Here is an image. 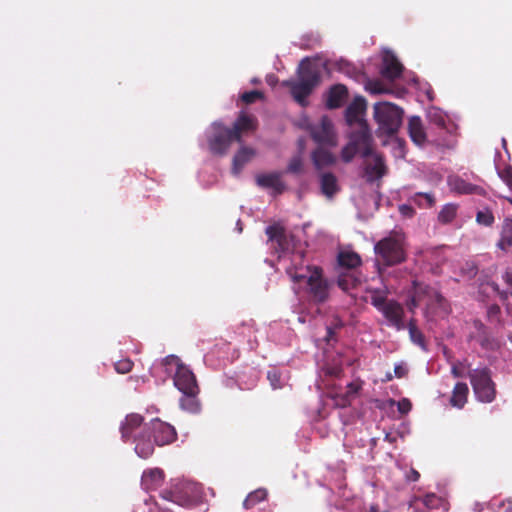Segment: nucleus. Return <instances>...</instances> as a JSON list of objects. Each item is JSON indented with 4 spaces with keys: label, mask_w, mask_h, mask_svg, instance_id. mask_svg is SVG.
<instances>
[{
    "label": "nucleus",
    "mask_w": 512,
    "mask_h": 512,
    "mask_svg": "<svg viewBox=\"0 0 512 512\" xmlns=\"http://www.w3.org/2000/svg\"><path fill=\"white\" fill-rule=\"evenodd\" d=\"M271 247L278 255V269H283L293 282L296 293L305 292L313 301L323 302L328 297V283L322 270L304 259L305 245L295 240L277 223L266 228Z\"/></svg>",
    "instance_id": "nucleus-1"
},
{
    "label": "nucleus",
    "mask_w": 512,
    "mask_h": 512,
    "mask_svg": "<svg viewBox=\"0 0 512 512\" xmlns=\"http://www.w3.org/2000/svg\"><path fill=\"white\" fill-rule=\"evenodd\" d=\"M255 129V119L241 114L232 128L224 126L220 121L213 122L204 132L200 146L211 154L223 156L233 141H242V135Z\"/></svg>",
    "instance_id": "nucleus-2"
},
{
    "label": "nucleus",
    "mask_w": 512,
    "mask_h": 512,
    "mask_svg": "<svg viewBox=\"0 0 512 512\" xmlns=\"http://www.w3.org/2000/svg\"><path fill=\"white\" fill-rule=\"evenodd\" d=\"M149 371L157 381L164 382L167 377H172L175 388L181 393L198 390L194 373L177 356L169 355L154 362Z\"/></svg>",
    "instance_id": "nucleus-3"
},
{
    "label": "nucleus",
    "mask_w": 512,
    "mask_h": 512,
    "mask_svg": "<svg viewBox=\"0 0 512 512\" xmlns=\"http://www.w3.org/2000/svg\"><path fill=\"white\" fill-rule=\"evenodd\" d=\"M139 414H129L121 422V438L126 443L134 444L135 453L143 459L150 457L154 451L153 441L150 436L149 424L143 422Z\"/></svg>",
    "instance_id": "nucleus-4"
},
{
    "label": "nucleus",
    "mask_w": 512,
    "mask_h": 512,
    "mask_svg": "<svg viewBox=\"0 0 512 512\" xmlns=\"http://www.w3.org/2000/svg\"><path fill=\"white\" fill-rule=\"evenodd\" d=\"M159 495L163 501L182 508H190L201 502L206 496L199 483L186 479L172 480L169 487L160 491Z\"/></svg>",
    "instance_id": "nucleus-5"
},
{
    "label": "nucleus",
    "mask_w": 512,
    "mask_h": 512,
    "mask_svg": "<svg viewBox=\"0 0 512 512\" xmlns=\"http://www.w3.org/2000/svg\"><path fill=\"white\" fill-rule=\"evenodd\" d=\"M422 305L425 306L424 314L429 321L444 317L448 313L447 304L436 289L428 285L415 284L407 306L413 312L415 308Z\"/></svg>",
    "instance_id": "nucleus-6"
},
{
    "label": "nucleus",
    "mask_w": 512,
    "mask_h": 512,
    "mask_svg": "<svg viewBox=\"0 0 512 512\" xmlns=\"http://www.w3.org/2000/svg\"><path fill=\"white\" fill-rule=\"evenodd\" d=\"M320 75L315 64L304 59L299 64L297 78L284 81L283 86L290 88L293 99L301 106L308 104L307 98L319 83Z\"/></svg>",
    "instance_id": "nucleus-7"
},
{
    "label": "nucleus",
    "mask_w": 512,
    "mask_h": 512,
    "mask_svg": "<svg viewBox=\"0 0 512 512\" xmlns=\"http://www.w3.org/2000/svg\"><path fill=\"white\" fill-rule=\"evenodd\" d=\"M371 304L382 313L387 320V325L397 330H404L406 324L404 322V309L401 304L394 300H387L388 289L383 288L369 289Z\"/></svg>",
    "instance_id": "nucleus-8"
},
{
    "label": "nucleus",
    "mask_w": 512,
    "mask_h": 512,
    "mask_svg": "<svg viewBox=\"0 0 512 512\" xmlns=\"http://www.w3.org/2000/svg\"><path fill=\"white\" fill-rule=\"evenodd\" d=\"M426 117L431 125L439 129L440 137L435 140L437 146L443 148L454 147L455 135L458 129L457 124L436 106H430L427 109Z\"/></svg>",
    "instance_id": "nucleus-9"
},
{
    "label": "nucleus",
    "mask_w": 512,
    "mask_h": 512,
    "mask_svg": "<svg viewBox=\"0 0 512 512\" xmlns=\"http://www.w3.org/2000/svg\"><path fill=\"white\" fill-rule=\"evenodd\" d=\"M403 110L390 102H379L374 105V118L378 124V132L393 136L402 123Z\"/></svg>",
    "instance_id": "nucleus-10"
},
{
    "label": "nucleus",
    "mask_w": 512,
    "mask_h": 512,
    "mask_svg": "<svg viewBox=\"0 0 512 512\" xmlns=\"http://www.w3.org/2000/svg\"><path fill=\"white\" fill-rule=\"evenodd\" d=\"M403 236L394 233L375 244L376 255L386 265H394L404 260Z\"/></svg>",
    "instance_id": "nucleus-11"
},
{
    "label": "nucleus",
    "mask_w": 512,
    "mask_h": 512,
    "mask_svg": "<svg viewBox=\"0 0 512 512\" xmlns=\"http://www.w3.org/2000/svg\"><path fill=\"white\" fill-rule=\"evenodd\" d=\"M470 382L477 400L483 403H491L495 399V384L491 379V371L488 368L473 369L470 372Z\"/></svg>",
    "instance_id": "nucleus-12"
},
{
    "label": "nucleus",
    "mask_w": 512,
    "mask_h": 512,
    "mask_svg": "<svg viewBox=\"0 0 512 512\" xmlns=\"http://www.w3.org/2000/svg\"><path fill=\"white\" fill-rule=\"evenodd\" d=\"M371 146V135L368 128L361 127L360 130L353 131L350 134V140L341 151V158L344 162H350L355 155L361 154L362 157L367 155Z\"/></svg>",
    "instance_id": "nucleus-13"
},
{
    "label": "nucleus",
    "mask_w": 512,
    "mask_h": 512,
    "mask_svg": "<svg viewBox=\"0 0 512 512\" xmlns=\"http://www.w3.org/2000/svg\"><path fill=\"white\" fill-rule=\"evenodd\" d=\"M305 128L310 132L312 139L320 146L334 147L337 145V135L332 121L323 116L319 122L310 124L305 120Z\"/></svg>",
    "instance_id": "nucleus-14"
},
{
    "label": "nucleus",
    "mask_w": 512,
    "mask_h": 512,
    "mask_svg": "<svg viewBox=\"0 0 512 512\" xmlns=\"http://www.w3.org/2000/svg\"><path fill=\"white\" fill-rule=\"evenodd\" d=\"M150 434H153L154 442L159 446L170 444L176 438L175 428L169 423L155 418L149 423Z\"/></svg>",
    "instance_id": "nucleus-15"
},
{
    "label": "nucleus",
    "mask_w": 512,
    "mask_h": 512,
    "mask_svg": "<svg viewBox=\"0 0 512 512\" xmlns=\"http://www.w3.org/2000/svg\"><path fill=\"white\" fill-rule=\"evenodd\" d=\"M364 158L365 175L368 181L380 179L386 172V167L382 157L377 154L370 146L369 152Z\"/></svg>",
    "instance_id": "nucleus-16"
},
{
    "label": "nucleus",
    "mask_w": 512,
    "mask_h": 512,
    "mask_svg": "<svg viewBox=\"0 0 512 512\" xmlns=\"http://www.w3.org/2000/svg\"><path fill=\"white\" fill-rule=\"evenodd\" d=\"M366 109V101L363 97L357 96L354 98L352 103L348 105L345 111V119L349 126L357 125L360 130L361 127L368 128L367 123L363 119V115Z\"/></svg>",
    "instance_id": "nucleus-17"
},
{
    "label": "nucleus",
    "mask_w": 512,
    "mask_h": 512,
    "mask_svg": "<svg viewBox=\"0 0 512 512\" xmlns=\"http://www.w3.org/2000/svg\"><path fill=\"white\" fill-rule=\"evenodd\" d=\"M164 472L160 468L144 470L141 477V486L147 493L157 491L164 482Z\"/></svg>",
    "instance_id": "nucleus-18"
},
{
    "label": "nucleus",
    "mask_w": 512,
    "mask_h": 512,
    "mask_svg": "<svg viewBox=\"0 0 512 512\" xmlns=\"http://www.w3.org/2000/svg\"><path fill=\"white\" fill-rule=\"evenodd\" d=\"M258 186L269 189L273 194H280L284 191L285 185L281 180V173L271 172L256 176Z\"/></svg>",
    "instance_id": "nucleus-19"
},
{
    "label": "nucleus",
    "mask_w": 512,
    "mask_h": 512,
    "mask_svg": "<svg viewBox=\"0 0 512 512\" xmlns=\"http://www.w3.org/2000/svg\"><path fill=\"white\" fill-rule=\"evenodd\" d=\"M402 65L399 63L395 55L386 51L383 55V64L381 67V74L384 78L394 80L400 76L402 72Z\"/></svg>",
    "instance_id": "nucleus-20"
},
{
    "label": "nucleus",
    "mask_w": 512,
    "mask_h": 512,
    "mask_svg": "<svg viewBox=\"0 0 512 512\" xmlns=\"http://www.w3.org/2000/svg\"><path fill=\"white\" fill-rule=\"evenodd\" d=\"M474 327L477 330V334L472 335V339H474L482 348L486 350H496L501 346V342L492 337L485 329L484 325L479 322H474Z\"/></svg>",
    "instance_id": "nucleus-21"
},
{
    "label": "nucleus",
    "mask_w": 512,
    "mask_h": 512,
    "mask_svg": "<svg viewBox=\"0 0 512 512\" xmlns=\"http://www.w3.org/2000/svg\"><path fill=\"white\" fill-rule=\"evenodd\" d=\"M256 151L253 148L242 146L233 157L231 172L234 176H239L247 163L255 156Z\"/></svg>",
    "instance_id": "nucleus-22"
},
{
    "label": "nucleus",
    "mask_w": 512,
    "mask_h": 512,
    "mask_svg": "<svg viewBox=\"0 0 512 512\" xmlns=\"http://www.w3.org/2000/svg\"><path fill=\"white\" fill-rule=\"evenodd\" d=\"M408 131L411 140L419 147H423L427 142V136L422 124V120L418 116H412L408 121Z\"/></svg>",
    "instance_id": "nucleus-23"
},
{
    "label": "nucleus",
    "mask_w": 512,
    "mask_h": 512,
    "mask_svg": "<svg viewBox=\"0 0 512 512\" xmlns=\"http://www.w3.org/2000/svg\"><path fill=\"white\" fill-rule=\"evenodd\" d=\"M347 95L348 91L344 85H334L326 95V106L329 109H336L341 107L346 101Z\"/></svg>",
    "instance_id": "nucleus-24"
},
{
    "label": "nucleus",
    "mask_w": 512,
    "mask_h": 512,
    "mask_svg": "<svg viewBox=\"0 0 512 512\" xmlns=\"http://www.w3.org/2000/svg\"><path fill=\"white\" fill-rule=\"evenodd\" d=\"M199 389L196 391L182 392V396L179 399V406L181 410L190 413L197 414L201 410V404L198 399Z\"/></svg>",
    "instance_id": "nucleus-25"
},
{
    "label": "nucleus",
    "mask_w": 512,
    "mask_h": 512,
    "mask_svg": "<svg viewBox=\"0 0 512 512\" xmlns=\"http://www.w3.org/2000/svg\"><path fill=\"white\" fill-rule=\"evenodd\" d=\"M447 184L451 191L458 194H474L480 191L478 186L468 183L457 175L449 176L447 179Z\"/></svg>",
    "instance_id": "nucleus-26"
},
{
    "label": "nucleus",
    "mask_w": 512,
    "mask_h": 512,
    "mask_svg": "<svg viewBox=\"0 0 512 512\" xmlns=\"http://www.w3.org/2000/svg\"><path fill=\"white\" fill-rule=\"evenodd\" d=\"M361 285L356 270H343L338 272V286L345 292H350Z\"/></svg>",
    "instance_id": "nucleus-27"
},
{
    "label": "nucleus",
    "mask_w": 512,
    "mask_h": 512,
    "mask_svg": "<svg viewBox=\"0 0 512 512\" xmlns=\"http://www.w3.org/2000/svg\"><path fill=\"white\" fill-rule=\"evenodd\" d=\"M312 160L315 167L320 170L334 164L336 158L330 151L326 150L324 146H321L312 153Z\"/></svg>",
    "instance_id": "nucleus-28"
},
{
    "label": "nucleus",
    "mask_w": 512,
    "mask_h": 512,
    "mask_svg": "<svg viewBox=\"0 0 512 512\" xmlns=\"http://www.w3.org/2000/svg\"><path fill=\"white\" fill-rule=\"evenodd\" d=\"M320 187L327 198H332L339 191L338 180L332 173H323L320 176Z\"/></svg>",
    "instance_id": "nucleus-29"
},
{
    "label": "nucleus",
    "mask_w": 512,
    "mask_h": 512,
    "mask_svg": "<svg viewBox=\"0 0 512 512\" xmlns=\"http://www.w3.org/2000/svg\"><path fill=\"white\" fill-rule=\"evenodd\" d=\"M361 260L357 253L352 251H341L338 254L339 271L355 270Z\"/></svg>",
    "instance_id": "nucleus-30"
},
{
    "label": "nucleus",
    "mask_w": 512,
    "mask_h": 512,
    "mask_svg": "<svg viewBox=\"0 0 512 512\" xmlns=\"http://www.w3.org/2000/svg\"><path fill=\"white\" fill-rule=\"evenodd\" d=\"M469 389L466 383L458 382L453 389L451 404L454 407L462 408L466 401Z\"/></svg>",
    "instance_id": "nucleus-31"
},
{
    "label": "nucleus",
    "mask_w": 512,
    "mask_h": 512,
    "mask_svg": "<svg viewBox=\"0 0 512 512\" xmlns=\"http://www.w3.org/2000/svg\"><path fill=\"white\" fill-rule=\"evenodd\" d=\"M497 246L503 251H507L512 247V219L506 218L503 221L501 238L497 243Z\"/></svg>",
    "instance_id": "nucleus-32"
},
{
    "label": "nucleus",
    "mask_w": 512,
    "mask_h": 512,
    "mask_svg": "<svg viewBox=\"0 0 512 512\" xmlns=\"http://www.w3.org/2000/svg\"><path fill=\"white\" fill-rule=\"evenodd\" d=\"M419 504H422L423 506H425L428 509H435V508H439V507L443 506L444 501L442 498H440L436 494L429 493V494L425 495L423 498L415 497L411 502V506H417Z\"/></svg>",
    "instance_id": "nucleus-33"
},
{
    "label": "nucleus",
    "mask_w": 512,
    "mask_h": 512,
    "mask_svg": "<svg viewBox=\"0 0 512 512\" xmlns=\"http://www.w3.org/2000/svg\"><path fill=\"white\" fill-rule=\"evenodd\" d=\"M502 279L504 283L508 286L509 292L506 290H500L497 283L492 282L489 284L491 289L497 293L500 300L506 301L508 299V295L512 296V271L510 269H506L502 274Z\"/></svg>",
    "instance_id": "nucleus-34"
},
{
    "label": "nucleus",
    "mask_w": 512,
    "mask_h": 512,
    "mask_svg": "<svg viewBox=\"0 0 512 512\" xmlns=\"http://www.w3.org/2000/svg\"><path fill=\"white\" fill-rule=\"evenodd\" d=\"M267 379L269 380L270 385L274 390L284 387L288 380L287 376L276 368L268 371Z\"/></svg>",
    "instance_id": "nucleus-35"
},
{
    "label": "nucleus",
    "mask_w": 512,
    "mask_h": 512,
    "mask_svg": "<svg viewBox=\"0 0 512 512\" xmlns=\"http://www.w3.org/2000/svg\"><path fill=\"white\" fill-rule=\"evenodd\" d=\"M458 206L448 203L442 207L438 214V220L443 224H448L456 217Z\"/></svg>",
    "instance_id": "nucleus-36"
},
{
    "label": "nucleus",
    "mask_w": 512,
    "mask_h": 512,
    "mask_svg": "<svg viewBox=\"0 0 512 512\" xmlns=\"http://www.w3.org/2000/svg\"><path fill=\"white\" fill-rule=\"evenodd\" d=\"M267 497V491L263 488H259L251 492L244 500V507L250 509L257 503L264 501Z\"/></svg>",
    "instance_id": "nucleus-37"
},
{
    "label": "nucleus",
    "mask_w": 512,
    "mask_h": 512,
    "mask_svg": "<svg viewBox=\"0 0 512 512\" xmlns=\"http://www.w3.org/2000/svg\"><path fill=\"white\" fill-rule=\"evenodd\" d=\"M407 327H408L411 341L414 344L418 345L419 347H421L422 349L425 350L426 346H425L424 336H423L422 332L416 326L414 320H410Z\"/></svg>",
    "instance_id": "nucleus-38"
},
{
    "label": "nucleus",
    "mask_w": 512,
    "mask_h": 512,
    "mask_svg": "<svg viewBox=\"0 0 512 512\" xmlns=\"http://www.w3.org/2000/svg\"><path fill=\"white\" fill-rule=\"evenodd\" d=\"M411 201L422 208L432 207L435 203L433 195L429 193H417L411 198Z\"/></svg>",
    "instance_id": "nucleus-39"
},
{
    "label": "nucleus",
    "mask_w": 512,
    "mask_h": 512,
    "mask_svg": "<svg viewBox=\"0 0 512 512\" xmlns=\"http://www.w3.org/2000/svg\"><path fill=\"white\" fill-rule=\"evenodd\" d=\"M495 167L497 170L498 176L502 179V181L508 186V188L512 191V168L510 166L501 168L495 160Z\"/></svg>",
    "instance_id": "nucleus-40"
},
{
    "label": "nucleus",
    "mask_w": 512,
    "mask_h": 512,
    "mask_svg": "<svg viewBox=\"0 0 512 512\" xmlns=\"http://www.w3.org/2000/svg\"><path fill=\"white\" fill-rule=\"evenodd\" d=\"M476 221L480 225L491 226L494 222V216L489 209H483L477 212Z\"/></svg>",
    "instance_id": "nucleus-41"
},
{
    "label": "nucleus",
    "mask_w": 512,
    "mask_h": 512,
    "mask_svg": "<svg viewBox=\"0 0 512 512\" xmlns=\"http://www.w3.org/2000/svg\"><path fill=\"white\" fill-rule=\"evenodd\" d=\"M413 82H414L415 86L417 87V89L419 90V92L422 93L428 101H433V99H434L433 90L429 83L420 82L417 79H414Z\"/></svg>",
    "instance_id": "nucleus-42"
},
{
    "label": "nucleus",
    "mask_w": 512,
    "mask_h": 512,
    "mask_svg": "<svg viewBox=\"0 0 512 512\" xmlns=\"http://www.w3.org/2000/svg\"><path fill=\"white\" fill-rule=\"evenodd\" d=\"M133 363L129 359L119 360L114 364L115 370L120 374H126L131 371Z\"/></svg>",
    "instance_id": "nucleus-43"
},
{
    "label": "nucleus",
    "mask_w": 512,
    "mask_h": 512,
    "mask_svg": "<svg viewBox=\"0 0 512 512\" xmlns=\"http://www.w3.org/2000/svg\"><path fill=\"white\" fill-rule=\"evenodd\" d=\"M366 90L371 94H382L386 93L383 85L378 81H368L365 85Z\"/></svg>",
    "instance_id": "nucleus-44"
},
{
    "label": "nucleus",
    "mask_w": 512,
    "mask_h": 512,
    "mask_svg": "<svg viewBox=\"0 0 512 512\" xmlns=\"http://www.w3.org/2000/svg\"><path fill=\"white\" fill-rule=\"evenodd\" d=\"M287 170L290 173H299L302 170V158L300 155H296L290 160Z\"/></svg>",
    "instance_id": "nucleus-45"
},
{
    "label": "nucleus",
    "mask_w": 512,
    "mask_h": 512,
    "mask_svg": "<svg viewBox=\"0 0 512 512\" xmlns=\"http://www.w3.org/2000/svg\"><path fill=\"white\" fill-rule=\"evenodd\" d=\"M263 97L262 93L260 91H257V90H253V91H249V92H244L242 95H241V99L243 102L245 103H253L255 102L257 99H261Z\"/></svg>",
    "instance_id": "nucleus-46"
},
{
    "label": "nucleus",
    "mask_w": 512,
    "mask_h": 512,
    "mask_svg": "<svg viewBox=\"0 0 512 512\" xmlns=\"http://www.w3.org/2000/svg\"><path fill=\"white\" fill-rule=\"evenodd\" d=\"M392 403L397 405L398 411L401 414L409 413L412 408V404H411L410 400L407 398H402L398 402L393 401Z\"/></svg>",
    "instance_id": "nucleus-47"
},
{
    "label": "nucleus",
    "mask_w": 512,
    "mask_h": 512,
    "mask_svg": "<svg viewBox=\"0 0 512 512\" xmlns=\"http://www.w3.org/2000/svg\"><path fill=\"white\" fill-rule=\"evenodd\" d=\"M399 212L404 217H412L414 215V209L409 204H402L399 206Z\"/></svg>",
    "instance_id": "nucleus-48"
},
{
    "label": "nucleus",
    "mask_w": 512,
    "mask_h": 512,
    "mask_svg": "<svg viewBox=\"0 0 512 512\" xmlns=\"http://www.w3.org/2000/svg\"><path fill=\"white\" fill-rule=\"evenodd\" d=\"M128 381L134 384L135 389H137L140 385L147 382L146 376H138L133 375L128 378Z\"/></svg>",
    "instance_id": "nucleus-49"
},
{
    "label": "nucleus",
    "mask_w": 512,
    "mask_h": 512,
    "mask_svg": "<svg viewBox=\"0 0 512 512\" xmlns=\"http://www.w3.org/2000/svg\"><path fill=\"white\" fill-rule=\"evenodd\" d=\"M407 366L404 363L396 364L394 367V374L396 377L401 378L407 374Z\"/></svg>",
    "instance_id": "nucleus-50"
},
{
    "label": "nucleus",
    "mask_w": 512,
    "mask_h": 512,
    "mask_svg": "<svg viewBox=\"0 0 512 512\" xmlns=\"http://www.w3.org/2000/svg\"><path fill=\"white\" fill-rule=\"evenodd\" d=\"M419 477V472L413 468H411L408 472L405 473V478L407 481H417Z\"/></svg>",
    "instance_id": "nucleus-51"
},
{
    "label": "nucleus",
    "mask_w": 512,
    "mask_h": 512,
    "mask_svg": "<svg viewBox=\"0 0 512 512\" xmlns=\"http://www.w3.org/2000/svg\"><path fill=\"white\" fill-rule=\"evenodd\" d=\"M325 336L323 337V340H325L328 344L333 338L334 330L330 326H325Z\"/></svg>",
    "instance_id": "nucleus-52"
},
{
    "label": "nucleus",
    "mask_w": 512,
    "mask_h": 512,
    "mask_svg": "<svg viewBox=\"0 0 512 512\" xmlns=\"http://www.w3.org/2000/svg\"><path fill=\"white\" fill-rule=\"evenodd\" d=\"M340 373H341V368L339 366H333V367L326 369V374L333 376V377H338L340 375Z\"/></svg>",
    "instance_id": "nucleus-53"
},
{
    "label": "nucleus",
    "mask_w": 512,
    "mask_h": 512,
    "mask_svg": "<svg viewBox=\"0 0 512 512\" xmlns=\"http://www.w3.org/2000/svg\"><path fill=\"white\" fill-rule=\"evenodd\" d=\"M266 82L268 85L274 87L277 84L278 79L274 74H268L266 76Z\"/></svg>",
    "instance_id": "nucleus-54"
},
{
    "label": "nucleus",
    "mask_w": 512,
    "mask_h": 512,
    "mask_svg": "<svg viewBox=\"0 0 512 512\" xmlns=\"http://www.w3.org/2000/svg\"><path fill=\"white\" fill-rule=\"evenodd\" d=\"M499 313H500V308H499V306H497V305H492V306H490V307H489L488 314H489V316H490V317H491V316H496V315H497V314H499Z\"/></svg>",
    "instance_id": "nucleus-55"
},
{
    "label": "nucleus",
    "mask_w": 512,
    "mask_h": 512,
    "mask_svg": "<svg viewBox=\"0 0 512 512\" xmlns=\"http://www.w3.org/2000/svg\"><path fill=\"white\" fill-rule=\"evenodd\" d=\"M452 373L455 377H459L460 374L458 373V370H457V367L456 366H453L452 367Z\"/></svg>",
    "instance_id": "nucleus-56"
},
{
    "label": "nucleus",
    "mask_w": 512,
    "mask_h": 512,
    "mask_svg": "<svg viewBox=\"0 0 512 512\" xmlns=\"http://www.w3.org/2000/svg\"><path fill=\"white\" fill-rule=\"evenodd\" d=\"M236 229L238 230V232H241L242 231V226H241V222L240 220H238L237 224H236Z\"/></svg>",
    "instance_id": "nucleus-57"
},
{
    "label": "nucleus",
    "mask_w": 512,
    "mask_h": 512,
    "mask_svg": "<svg viewBox=\"0 0 512 512\" xmlns=\"http://www.w3.org/2000/svg\"><path fill=\"white\" fill-rule=\"evenodd\" d=\"M251 83H252V84H257V83H259V79H258V78H253V79L251 80Z\"/></svg>",
    "instance_id": "nucleus-58"
},
{
    "label": "nucleus",
    "mask_w": 512,
    "mask_h": 512,
    "mask_svg": "<svg viewBox=\"0 0 512 512\" xmlns=\"http://www.w3.org/2000/svg\"><path fill=\"white\" fill-rule=\"evenodd\" d=\"M470 273L473 274V275L476 274L475 268H472Z\"/></svg>",
    "instance_id": "nucleus-59"
},
{
    "label": "nucleus",
    "mask_w": 512,
    "mask_h": 512,
    "mask_svg": "<svg viewBox=\"0 0 512 512\" xmlns=\"http://www.w3.org/2000/svg\"><path fill=\"white\" fill-rule=\"evenodd\" d=\"M505 199H507V200L512 204V198H510V197H505Z\"/></svg>",
    "instance_id": "nucleus-60"
},
{
    "label": "nucleus",
    "mask_w": 512,
    "mask_h": 512,
    "mask_svg": "<svg viewBox=\"0 0 512 512\" xmlns=\"http://www.w3.org/2000/svg\"><path fill=\"white\" fill-rule=\"evenodd\" d=\"M387 379H388V380H391V379H392V375H391V374H388V375H387Z\"/></svg>",
    "instance_id": "nucleus-61"
},
{
    "label": "nucleus",
    "mask_w": 512,
    "mask_h": 512,
    "mask_svg": "<svg viewBox=\"0 0 512 512\" xmlns=\"http://www.w3.org/2000/svg\"><path fill=\"white\" fill-rule=\"evenodd\" d=\"M502 144H503V146L505 147V145H506V140H505L504 138L502 139Z\"/></svg>",
    "instance_id": "nucleus-62"
},
{
    "label": "nucleus",
    "mask_w": 512,
    "mask_h": 512,
    "mask_svg": "<svg viewBox=\"0 0 512 512\" xmlns=\"http://www.w3.org/2000/svg\"><path fill=\"white\" fill-rule=\"evenodd\" d=\"M506 512H512V507L507 509Z\"/></svg>",
    "instance_id": "nucleus-63"
},
{
    "label": "nucleus",
    "mask_w": 512,
    "mask_h": 512,
    "mask_svg": "<svg viewBox=\"0 0 512 512\" xmlns=\"http://www.w3.org/2000/svg\"><path fill=\"white\" fill-rule=\"evenodd\" d=\"M509 340L512 342V334L509 336Z\"/></svg>",
    "instance_id": "nucleus-64"
}]
</instances>
